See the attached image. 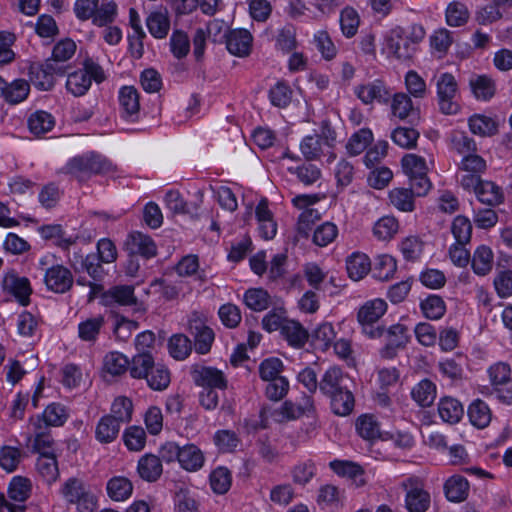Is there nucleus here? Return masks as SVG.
Listing matches in <instances>:
<instances>
[{
    "label": "nucleus",
    "instance_id": "obj_1",
    "mask_svg": "<svg viewBox=\"0 0 512 512\" xmlns=\"http://www.w3.org/2000/svg\"><path fill=\"white\" fill-rule=\"evenodd\" d=\"M112 164L98 154L76 156L59 170V173L68 174L79 181L88 179L93 174H103L112 170Z\"/></svg>",
    "mask_w": 512,
    "mask_h": 512
},
{
    "label": "nucleus",
    "instance_id": "obj_2",
    "mask_svg": "<svg viewBox=\"0 0 512 512\" xmlns=\"http://www.w3.org/2000/svg\"><path fill=\"white\" fill-rule=\"evenodd\" d=\"M402 168L408 176L411 190L416 196H425L432 187L427 177L428 168L424 158L407 154L402 158Z\"/></svg>",
    "mask_w": 512,
    "mask_h": 512
},
{
    "label": "nucleus",
    "instance_id": "obj_3",
    "mask_svg": "<svg viewBox=\"0 0 512 512\" xmlns=\"http://www.w3.org/2000/svg\"><path fill=\"white\" fill-rule=\"evenodd\" d=\"M387 304L382 299H374L366 302L358 311V321L363 327L364 333L370 338H378L384 334V329L380 326L374 328L373 324L377 322L386 312Z\"/></svg>",
    "mask_w": 512,
    "mask_h": 512
},
{
    "label": "nucleus",
    "instance_id": "obj_4",
    "mask_svg": "<svg viewBox=\"0 0 512 512\" xmlns=\"http://www.w3.org/2000/svg\"><path fill=\"white\" fill-rule=\"evenodd\" d=\"M406 491L405 505L409 512H425L430 507V494L424 489L423 480L411 476L401 483Z\"/></svg>",
    "mask_w": 512,
    "mask_h": 512
},
{
    "label": "nucleus",
    "instance_id": "obj_5",
    "mask_svg": "<svg viewBox=\"0 0 512 512\" xmlns=\"http://www.w3.org/2000/svg\"><path fill=\"white\" fill-rule=\"evenodd\" d=\"M458 90L455 77L450 73H443L437 80V95L439 107L442 113L451 115L459 110L458 103L454 100Z\"/></svg>",
    "mask_w": 512,
    "mask_h": 512
},
{
    "label": "nucleus",
    "instance_id": "obj_6",
    "mask_svg": "<svg viewBox=\"0 0 512 512\" xmlns=\"http://www.w3.org/2000/svg\"><path fill=\"white\" fill-rule=\"evenodd\" d=\"M65 75V69L54 66L46 60L44 63H34L29 68L31 83L39 90L49 91L55 85V76Z\"/></svg>",
    "mask_w": 512,
    "mask_h": 512
},
{
    "label": "nucleus",
    "instance_id": "obj_7",
    "mask_svg": "<svg viewBox=\"0 0 512 512\" xmlns=\"http://www.w3.org/2000/svg\"><path fill=\"white\" fill-rule=\"evenodd\" d=\"M386 49L389 54L398 60H410L415 52L416 47L405 38V31L402 27H395L385 38Z\"/></svg>",
    "mask_w": 512,
    "mask_h": 512
},
{
    "label": "nucleus",
    "instance_id": "obj_8",
    "mask_svg": "<svg viewBox=\"0 0 512 512\" xmlns=\"http://www.w3.org/2000/svg\"><path fill=\"white\" fill-rule=\"evenodd\" d=\"M194 383L198 386L212 389L225 390L228 385L224 373L214 367L194 365L191 370Z\"/></svg>",
    "mask_w": 512,
    "mask_h": 512
},
{
    "label": "nucleus",
    "instance_id": "obj_9",
    "mask_svg": "<svg viewBox=\"0 0 512 512\" xmlns=\"http://www.w3.org/2000/svg\"><path fill=\"white\" fill-rule=\"evenodd\" d=\"M44 283L48 290L63 294L72 288L74 277L68 268L57 264L46 270L44 275Z\"/></svg>",
    "mask_w": 512,
    "mask_h": 512
},
{
    "label": "nucleus",
    "instance_id": "obj_10",
    "mask_svg": "<svg viewBox=\"0 0 512 512\" xmlns=\"http://www.w3.org/2000/svg\"><path fill=\"white\" fill-rule=\"evenodd\" d=\"M355 94L365 105L372 104L374 101L387 104L391 98L390 90L384 82L379 79L357 86L355 88Z\"/></svg>",
    "mask_w": 512,
    "mask_h": 512
},
{
    "label": "nucleus",
    "instance_id": "obj_11",
    "mask_svg": "<svg viewBox=\"0 0 512 512\" xmlns=\"http://www.w3.org/2000/svg\"><path fill=\"white\" fill-rule=\"evenodd\" d=\"M409 336L407 328L402 324L392 325L386 334V344L381 349L380 355L385 359H392L397 355L399 349H402L408 343Z\"/></svg>",
    "mask_w": 512,
    "mask_h": 512
},
{
    "label": "nucleus",
    "instance_id": "obj_12",
    "mask_svg": "<svg viewBox=\"0 0 512 512\" xmlns=\"http://www.w3.org/2000/svg\"><path fill=\"white\" fill-rule=\"evenodd\" d=\"M102 302L106 306L118 304L120 306H137L138 299L134 294V287L131 285H118L111 287L102 295Z\"/></svg>",
    "mask_w": 512,
    "mask_h": 512
},
{
    "label": "nucleus",
    "instance_id": "obj_13",
    "mask_svg": "<svg viewBox=\"0 0 512 512\" xmlns=\"http://www.w3.org/2000/svg\"><path fill=\"white\" fill-rule=\"evenodd\" d=\"M126 247L129 255H140L149 259L157 254V247L153 239L141 232L131 233L127 238Z\"/></svg>",
    "mask_w": 512,
    "mask_h": 512
},
{
    "label": "nucleus",
    "instance_id": "obj_14",
    "mask_svg": "<svg viewBox=\"0 0 512 512\" xmlns=\"http://www.w3.org/2000/svg\"><path fill=\"white\" fill-rule=\"evenodd\" d=\"M189 330L195 340L196 352L199 354H206L209 352L214 341L213 330L206 326L199 318L189 321Z\"/></svg>",
    "mask_w": 512,
    "mask_h": 512
},
{
    "label": "nucleus",
    "instance_id": "obj_15",
    "mask_svg": "<svg viewBox=\"0 0 512 512\" xmlns=\"http://www.w3.org/2000/svg\"><path fill=\"white\" fill-rule=\"evenodd\" d=\"M348 378L339 367H330L319 382V390L325 396L329 397L337 392H341L347 387Z\"/></svg>",
    "mask_w": 512,
    "mask_h": 512
},
{
    "label": "nucleus",
    "instance_id": "obj_16",
    "mask_svg": "<svg viewBox=\"0 0 512 512\" xmlns=\"http://www.w3.org/2000/svg\"><path fill=\"white\" fill-rule=\"evenodd\" d=\"M256 218L259 224V233L265 240L273 239L277 233V223L273 219V214L268 208L267 199L263 198L258 203L255 210Z\"/></svg>",
    "mask_w": 512,
    "mask_h": 512
},
{
    "label": "nucleus",
    "instance_id": "obj_17",
    "mask_svg": "<svg viewBox=\"0 0 512 512\" xmlns=\"http://www.w3.org/2000/svg\"><path fill=\"white\" fill-rule=\"evenodd\" d=\"M252 35L245 29L230 31L226 36L228 51L236 56L243 57L250 53Z\"/></svg>",
    "mask_w": 512,
    "mask_h": 512
},
{
    "label": "nucleus",
    "instance_id": "obj_18",
    "mask_svg": "<svg viewBox=\"0 0 512 512\" xmlns=\"http://www.w3.org/2000/svg\"><path fill=\"white\" fill-rule=\"evenodd\" d=\"M123 117L135 121L140 111L139 93L134 86H123L119 91Z\"/></svg>",
    "mask_w": 512,
    "mask_h": 512
},
{
    "label": "nucleus",
    "instance_id": "obj_19",
    "mask_svg": "<svg viewBox=\"0 0 512 512\" xmlns=\"http://www.w3.org/2000/svg\"><path fill=\"white\" fill-rule=\"evenodd\" d=\"M137 472L142 480L156 482L163 472L160 457L154 454H145L138 461Z\"/></svg>",
    "mask_w": 512,
    "mask_h": 512
},
{
    "label": "nucleus",
    "instance_id": "obj_20",
    "mask_svg": "<svg viewBox=\"0 0 512 512\" xmlns=\"http://www.w3.org/2000/svg\"><path fill=\"white\" fill-rule=\"evenodd\" d=\"M5 288H7L23 306L30 302L32 289L30 282L26 277H18L14 274L7 275L4 279Z\"/></svg>",
    "mask_w": 512,
    "mask_h": 512
},
{
    "label": "nucleus",
    "instance_id": "obj_21",
    "mask_svg": "<svg viewBox=\"0 0 512 512\" xmlns=\"http://www.w3.org/2000/svg\"><path fill=\"white\" fill-rule=\"evenodd\" d=\"M76 43L70 39L65 38L55 44L52 50V56L47 60L55 66H61L67 72L70 65L66 64L76 52Z\"/></svg>",
    "mask_w": 512,
    "mask_h": 512
},
{
    "label": "nucleus",
    "instance_id": "obj_22",
    "mask_svg": "<svg viewBox=\"0 0 512 512\" xmlns=\"http://www.w3.org/2000/svg\"><path fill=\"white\" fill-rule=\"evenodd\" d=\"M475 195L479 202L489 207L498 206L504 201L502 188L488 180H483V182L480 183Z\"/></svg>",
    "mask_w": 512,
    "mask_h": 512
},
{
    "label": "nucleus",
    "instance_id": "obj_23",
    "mask_svg": "<svg viewBox=\"0 0 512 512\" xmlns=\"http://www.w3.org/2000/svg\"><path fill=\"white\" fill-rule=\"evenodd\" d=\"M150 34L158 39L165 38L170 29V20L166 8L152 12L146 20Z\"/></svg>",
    "mask_w": 512,
    "mask_h": 512
},
{
    "label": "nucleus",
    "instance_id": "obj_24",
    "mask_svg": "<svg viewBox=\"0 0 512 512\" xmlns=\"http://www.w3.org/2000/svg\"><path fill=\"white\" fill-rule=\"evenodd\" d=\"M438 413L441 419L447 423L455 424L464 414L463 405L455 398L444 397L438 405Z\"/></svg>",
    "mask_w": 512,
    "mask_h": 512
},
{
    "label": "nucleus",
    "instance_id": "obj_25",
    "mask_svg": "<svg viewBox=\"0 0 512 512\" xmlns=\"http://www.w3.org/2000/svg\"><path fill=\"white\" fill-rule=\"evenodd\" d=\"M155 366L154 359L150 352L137 353L129 362V372L135 379H147L149 372Z\"/></svg>",
    "mask_w": 512,
    "mask_h": 512
},
{
    "label": "nucleus",
    "instance_id": "obj_26",
    "mask_svg": "<svg viewBox=\"0 0 512 512\" xmlns=\"http://www.w3.org/2000/svg\"><path fill=\"white\" fill-rule=\"evenodd\" d=\"M243 301L249 309L255 312L264 311L272 304L271 296L263 288L248 289L244 293Z\"/></svg>",
    "mask_w": 512,
    "mask_h": 512
},
{
    "label": "nucleus",
    "instance_id": "obj_27",
    "mask_svg": "<svg viewBox=\"0 0 512 512\" xmlns=\"http://www.w3.org/2000/svg\"><path fill=\"white\" fill-rule=\"evenodd\" d=\"M179 463L187 471H196L204 463V456L201 450L193 445H185L180 450Z\"/></svg>",
    "mask_w": 512,
    "mask_h": 512
},
{
    "label": "nucleus",
    "instance_id": "obj_28",
    "mask_svg": "<svg viewBox=\"0 0 512 512\" xmlns=\"http://www.w3.org/2000/svg\"><path fill=\"white\" fill-rule=\"evenodd\" d=\"M133 492L132 482L123 476H115L107 483V494L114 501H124Z\"/></svg>",
    "mask_w": 512,
    "mask_h": 512
},
{
    "label": "nucleus",
    "instance_id": "obj_29",
    "mask_svg": "<svg viewBox=\"0 0 512 512\" xmlns=\"http://www.w3.org/2000/svg\"><path fill=\"white\" fill-rule=\"evenodd\" d=\"M346 269L349 277L358 281L370 271L371 263L367 255L353 253L346 260Z\"/></svg>",
    "mask_w": 512,
    "mask_h": 512
},
{
    "label": "nucleus",
    "instance_id": "obj_30",
    "mask_svg": "<svg viewBox=\"0 0 512 512\" xmlns=\"http://www.w3.org/2000/svg\"><path fill=\"white\" fill-rule=\"evenodd\" d=\"M281 334L291 346L296 348L303 347L309 338L307 330L299 322L293 320L286 322L282 327Z\"/></svg>",
    "mask_w": 512,
    "mask_h": 512
},
{
    "label": "nucleus",
    "instance_id": "obj_31",
    "mask_svg": "<svg viewBox=\"0 0 512 512\" xmlns=\"http://www.w3.org/2000/svg\"><path fill=\"white\" fill-rule=\"evenodd\" d=\"M468 489V481L460 475L450 477L444 485L446 497L452 502L465 500L468 495Z\"/></svg>",
    "mask_w": 512,
    "mask_h": 512
},
{
    "label": "nucleus",
    "instance_id": "obj_32",
    "mask_svg": "<svg viewBox=\"0 0 512 512\" xmlns=\"http://www.w3.org/2000/svg\"><path fill=\"white\" fill-rule=\"evenodd\" d=\"M468 417L473 426L483 429L491 422L492 413L484 401L477 399L469 406Z\"/></svg>",
    "mask_w": 512,
    "mask_h": 512
},
{
    "label": "nucleus",
    "instance_id": "obj_33",
    "mask_svg": "<svg viewBox=\"0 0 512 512\" xmlns=\"http://www.w3.org/2000/svg\"><path fill=\"white\" fill-rule=\"evenodd\" d=\"M411 395L421 407H430L436 399V385L429 379H423L415 385Z\"/></svg>",
    "mask_w": 512,
    "mask_h": 512
},
{
    "label": "nucleus",
    "instance_id": "obj_34",
    "mask_svg": "<svg viewBox=\"0 0 512 512\" xmlns=\"http://www.w3.org/2000/svg\"><path fill=\"white\" fill-rule=\"evenodd\" d=\"M54 125V117L46 111H36L28 118L29 130L35 136H41L51 131Z\"/></svg>",
    "mask_w": 512,
    "mask_h": 512
},
{
    "label": "nucleus",
    "instance_id": "obj_35",
    "mask_svg": "<svg viewBox=\"0 0 512 512\" xmlns=\"http://www.w3.org/2000/svg\"><path fill=\"white\" fill-rule=\"evenodd\" d=\"M328 398L330 399L331 409L336 415L347 416L354 408V396L348 388L343 389L341 392H337Z\"/></svg>",
    "mask_w": 512,
    "mask_h": 512
},
{
    "label": "nucleus",
    "instance_id": "obj_36",
    "mask_svg": "<svg viewBox=\"0 0 512 512\" xmlns=\"http://www.w3.org/2000/svg\"><path fill=\"white\" fill-rule=\"evenodd\" d=\"M120 427L121 425L117 420L105 415L99 420L96 426L95 437L101 443H110L117 438Z\"/></svg>",
    "mask_w": 512,
    "mask_h": 512
},
{
    "label": "nucleus",
    "instance_id": "obj_37",
    "mask_svg": "<svg viewBox=\"0 0 512 512\" xmlns=\"http://www.w3.org/2000/svg\"><path fill=\"white\" fill-rule=\"evenodd\" d=\"M90 86L91 76H89L87 72L78 70L68 74L66 88L74 96L79 97L85 95Z\"/></svg>",
    "mask_w": 512,
    "mask_h": 512
},
{
    "label": "nucleus",
    "instance_id": "obj_38",
    "mask_svg": "<svg viewBox=\"0 0 512 512\" xmlns=\"http://www.w3.org/2000/svg\"><path fill=\"white\" fill-rule=\"evenodd\" d=\"M493 253L487 246H480L474 252L472 258L473 271L480 276L488 274L492 269Z\"/></svg>",
    "mask_w": 512,
    "mask_h": 512
},
{
    "label": "nucleus",
    "instance_id": "obj_39",
    "mask_svg": "<svg viewBox=\"0 0 512 512\" xmlns=\"http://www.w3.org/2000/svg\"><path fill=\"white\" fill-rule=\"evenodd\" d=\"M469 128L473 134L486 137L495 135L498 125L492 118L476 114L470 117Z\"/></svg>",
    "mask_w": 512,
    "mask_h": 512
},
{
    "label": "nucleus",
    "instance_id": "obj_40",
    "mask_svg": "<svg viewBox=\"0 0 512 512\" xmlns=\"http://www.w3.org/2000/svg\"><path fill=\"white\" fill-rule=\"evenodd\" d=\"M104 323L105 319L103 316L92 317L81 322L78 325L80 339L87 342H95Z\"/></svg>",
    "mask_w": 512,
    "mask_h": 512
},
{
    "label": "nucleus",
    "instance_id": "obj_41",
    "mask_svg": "<svg viewBox=\"0 0 512 512\" xmlns=\"http://www.w3.org/2000/svg\"><path fill=\"white\" fill-rule=\"evenodd\" d=\"M339 21L342 34L346 38H352L357 34L360 17L354 8L350 6L345 7L340 13Z\"/></svg>",
    "mask_w": 512,
    "mask_h": 512
},
{
    "label": "nucleus",
    "instance_id": "obj_42",
    "mask_svg": "<svg viewBox=\"0 0 512 512\" xmlns=\"http://www.w3.org/2000/svg\"><path fill=\"white\" fill-rule=\"evenodd\" d=\"M372 140L373 134L369 129H360L359 131L352 134V136L349 138L346 144L348 154H350L351 156L361 154L372 142Z\"/></svg>",
    "mask_w": 512,
    "mask_h": 512
},
{
    "label": "nucleus",
    "instance_id": "obj_43",
    "mask_svg": "<svg viewBox=\"0 0 512 512\" xmlns=\"http://www.w3.org/2000/svg\"><path fill=\"white\" fill-rule=\"evenodd\" d=\"M470 13L465 4L454 1L446 8V22L451 27H460L468 22Z\"/></svg>",
    "mask_w": 512,
    "mask_h": 512
},
{
    "label": "nucleus",
    "instance_id": "obj_44",
    "mask_svg": "<svg viewBox=\"0 0 512 512\" xmlns=\"http://www.w3.org/2000/svg\"><path fill=\"white\" fill-rule=\"evenodd\" d=\"M133 404L127 397H118L111 406V413L107 416L117 420L122 425L128 423L132 418Z\"/></svg>",
    "mask_w": 512,
    "mask_h": 512
},
{
    "label": "nucleus",
    "instance_id": "obj_45",
    "mask_svg": "<svg viewBox=\"0 0 512 512\" xmlns=\"http://www.w3.org/2000/svg\"><path fill=\"white\" fill-rule=\"evenodd\" d=\"M30 92V84L24 79H16L7 83L4 99L10 104H18L24 101Z\"/></svg>",
    "mask_w": 512,
    "mask_h": 512
},
{
    "label": "nucleus",
    "instance_id": "obj_46",
    "mask_svg": "<svg viewBox=\"0 0 512 512\" xmlns=\"http://www.w3.org/2000/svg\"><path fill=\"white\" fill-rule=\"evenodd\" d=\"M39 474L47 483L55 481L59 476L56 455L39 456L36 462Z\"/></svg>",
    "mask_w": 512,
    "mask_h": 512
},
{
    "label": "nucleus",
    "instance_id": "obj_47",
    "mask_svg": "<svg viewBox=\"0 0 512 512\" xmlns=\"http://www.w3.org/2000/svg\"><path fill=\"white\" fill-rule=\"evenodd\" d=\"M413 195L411 188H395L389 192V200L398 210L410 212L414 209Z\"/></svg>",
    "mask_w": 512,
    "mask_h": 512
},
{
    "label": "nucleus",
    "instance_id": "obj_48",
    "mask_svg": "<svg viewBox=\"0 0 512 512\" xmlns=\"http://www.w3.org/2000/svg\"><path fill=\"white\" fill-rule=\"evenodd\" d=\"M128 358L119 352H110L104 358V369L113 376L121 375L127 371Z\"/></svg>",
    "mask_w": 512,
    "mask_h": 512
},
{
    "label": "nucleus",
    "instance_id": "obj_49",
    "mask_svg": "<svg viewBox=\"0 0 512 512\" xmlns=\"http://www.w3.org/2000/svg\"><path fill=\"white\" fill-rule=\"evenodd\" d=\"M470 86L477 99L489 100L495 94L493 80L485 75L470 80Z\"/></svg>",
    "mask_w": 512,
    "mask_h": 512
},
{
    "label": "nucleus",
    "instance_id": "obj_50",
    "mask_svg": "<svg viewBox=\"0 0 512 512\" xmlns=\"http://www.w3.org/2000/svg\"><path fill=\"white\" fill-rule=\"evenodd\" d=\"M170 355L176 360H184L191 352V341L183 334L173 335L169 340Z\"/></svg>",
    "mask_w": 512,
    "mask_h": 512
},
{
    "label": "nucleus",
    "instance_id": "obj_51",
    "mask_svg": "<svg viewBox=\"0 0 512 512\" xmlns=\"http://www.w3.org/2000/svg\"><path fill=\"white\" fill-rule=\"evenodd\" d=\"M117 15V5L114 1L103 2L101 6L97 4V12L92 17V23L102 27L112 23Z\"/></svg>",
    "mask_w": 512,
    "mask_h": 512
},
{
    "label": "nucleus",
    "instance_id": "obj_52",
    "mask_svg": "<svg viewBox=\"0 0 512 512\" xmlns=\"http://www.w3.org/2000/svg\"><path fill=\"white\" fill-rule=\"evenodd\" d=\"M335 331L330 323H323L312 333V344L321 350H326L335 339Z\"/></svg>",
    "mask_w": 512,
    "mask_h": 512
},
{
    "label": "nucleus",
    "instance_id": "obj_53",
    "mask_svg": "<svg viewBox=\"0 0 512 512\" xmlns=\"http://www.w3.org/2000/svg\"><path fill=\"white\" fill-rule=\"evenodd\" d=\"M42 417L47 426L58 427L66 422L68 412L65 406L59 403H52L46 407Z\"/></svg>",
    "mask_w": 512,
    "mask_h": 512
},
{
    "label": "nucleus",
    "instance_id": "obj_54",
    "mask_svg": "<svg viewBox=\"0 0 512 512\" xmlns=\"http://www.w3.org/2000/svg\"><path fill=\"white\" fill-rule=\"evenodd\" d=\"M123 440L130 451H141L146 443V433L142 427L131 426L124 431Z\"/></svg>",
    "mask_w": 512,
    "mask_h": 512
},
{
    "label": "nucleus",
    "instance_id": "obj_55",
    "mask_svg": "<svg viewBox=\"0 0 512 512\" xmlns=\"http://www.w3.org/2000/svg\"><path fill=\"white\" fill-rule=\"evenodd\" d=\"M101 262L96 254H88L81 259L80 268L75 267V270L86 271L94 281H101L105 274Z\"/></svg>",
    "mask_w": 512,
    "mask_h": 512
},
{
    "label": "nucleus",
    "instance_id": "obj_56",
    "mask_svg": "<svg viewBox=\"0 0 512 512\" xmlns=\"http://www.w3.org/2000/svg\"><path fill=\"white\" fill-rule=\"evenodd\" d=\"M398 231V221L391 216H385L379 219L373 228L374 235L379 240H389Z\"/></svg>",
    "mask_w": 512,
    "mask_h": 512
},
{
    "label": "nucleus",
    "instance_id": "obj_57",
    "mask_svg": "<svg viewBox=\"0 0 512 512\" xmlns=\"http://www.w3.org/2000/svg\"><path fill=\"white\" fill-rule=\"evenodd\" d=\"M392 140L395 144L405 149H412L416 146L419 132L413 128L398 127L392 132Z\"/></svg>",
    "mask_w": 512,
    "mask_h": 512
},
{
    "label": "nucleus",
    "instance_id": "obj_58",
    "mask_svg": "<svg viewBox=\"0 0 512 512\" xmlns=\"http://www.w3.org/2000/svg\"><path fill=\"white\" fill-rule=\"evenodd\" d=\"M451 231L458 244H467L470 242L472 225L470 220L465 216H457L453 222Z\"/></svg>",
    "mask_w": 512,
    "mask_h": 512
},
{
    "label": "nucleus",
    "instance_id": "obj_59",
    "mask_svg": "<svg viewBox=\"0 0 512 512\" xmlns=\"http://www.w3.org/2000/svg\"><path fill=\"white\" fill-rule=\"evenodd\" d=\"M146 380L151 389L162 391L170 384V372L163 366H154Z\"/></svg>",
    "mask_w": 512,
    "mask_h": 512
},
{
    "label": "nucleus",
    "instance_id": "obj_60",
    "mask_svg": "<svg viewBox=\"0 0 512 512\" xmlns=\"http://www.w3.org/2000/svg\"><path fill=\"white\" fill-rule=\"evenodd\" d=\"M424 315L429 319H440L446 310L445 303L440 296L431 295L421 303Z\"/></svg>",
    "mask_w": 512,
    "mask_h": 512
},
{
    "label": "nucleus",
    "instance_id": "obj_61",
    "mask_svg": "<svg viewBox=\"0 0 512 512\" xmlns=\"http://www.w3.org/2000/svg\"><path fill=\"white\" fill-rule=\"evenodd\" d=\"M31 485L28 479L14 477L8 489V496L11 500L24 502L30 495Z\"/></svg>",
    "mask_w": 512,
    "mask_h": 512
},
{
    "label": "nucleus",
    "instance_id": "obj_62",
    "mask_svg": "<svg viewBox=\"0 0 512 512\" xmlns=\"http://www.w3.org/2000/svg\"><path fill=\"white\" fill-rule=\"evenodd\" d=\"M337 226L331 222L318 226L313 233V242L317 246L325 247L337 237Z\"/></svg>",
    "mask_w": 512,
    "mask_h": 512
},
{
    "label": "nucleus",
    "instance_id": "obj_63",
    "mask_svg": "<svg viewBox=\"0 0 512 512\" xmlns=\"http://www.w3.org/2000/svg\"><path fill=\"white\" fill-rule=\"evenodd\" d=\"M356 428L359 435L366 440H374L380 435L379 425L372 416L363 415L359 417Z\"/></svg>",
    "mask_w": 512,
    "mask_h": 512
},
{
    "label": "nucleus",
    "instance_id": "obj_64",
    "mask_svg": "<svg viewBox=\"0 0 512 512\" xmlns=\"http://www.w3.org/2000/svg\"><path fill=\"white\" fill-rule=\"evenodd\" d=\"M395 259L390 255H380L376 258L374 273L380 280H388L396 272Z\"/></svg>",
    "mask_w": 512,
    "mask_h": 512
}]
</instances>
